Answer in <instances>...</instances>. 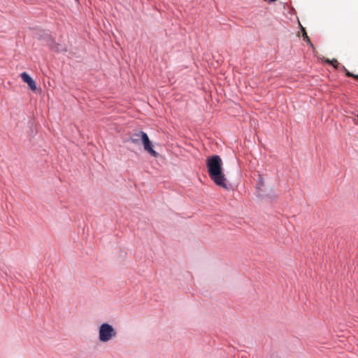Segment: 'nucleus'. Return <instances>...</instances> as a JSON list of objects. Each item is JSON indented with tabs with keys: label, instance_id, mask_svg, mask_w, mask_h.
<instances>
[{
	"label": "nucleus",
	"instance_id": "7ed1b4c3",
	"mask_svg": "<svg viewBox=\"0 0 358 358\" xmlns=\"http://www.w3.org/2000/svg\"><path fill=\"white\" fill-rule=\"evenodd\" d=\"M114 327L108 322L102 323L99 327V340L106 343L116 336Z\"/></svg>",
	"mask_w": 358,
	"mask_h": 358
},
{
	"label": "nucleus",
	"instance_id": "f03ea898",
	"mask_svg": "<svg viewBox=\"0 0 358 358\" xmlns=\"http://www.w3.org/2000/svg\"><path fill=\"white\" fill-rule=\"evenodd\" d=\"M127 142H131L135 145L142 144L144 150L152 157H157L159 153L155 150L152 141L149 138L148 135L143 131H138L130 135Z\"/></svg>",
	"mask_w": 358,
	"mask_h": 358
},
{
	"label": "nucleus",
	"instance_id": "6e6552de",
	"mask_svg": "<svg viewBox=\"0 0 358 358\" xmlns=\"http://www.w3.org/2000/svg\"><path fill=\"white\" fill-rule=\"evenodd\" d=\"M50 48L52 50L56 52H62L64 51H66V48L65 47L56 43H53L52 44H51Z\"/></svg>",
	"mask_w": 358,
	"mask_h": 358
},
{
	"label": "nucleus",
	"instance_id": "0eeeda50",
	"mask_svg": "<svg viewBox=\"0 0 358 358\" xmlns=\"http://www.w3.org/2000/svg\"><path fill=\"white\" fill-rule=\"evenodd\" d=\"M300 32L301 33L303 41L308 44L313 49H315L314 45L310 41V38L308 36L306 28L302 26V24H298Z\"/></svg>",
	"mask_w": 358,
	"mask_h": 358
},
{
	"label": "nucleus",
	"instance_id": "9d476101",
	"mask_svg": "<svg viewBox=\"0 0 358 358\" xmlns=\"http://www.w3.org/2000/svg\"><path fill=\"white\" fill-rule=\"evenodd\" d=\"M352 78H354L355 79H358V75H356V74H353V73H352Z\"/></svg>",
	"mask_w": 358,
	"mask_h": 358
},
{
	"label": "nucleus",
	"instance_id": "39448f33",
	"mask_svg": "<svg viewBox=\"0 0 358 358\" xmlns=\"http://www.w3.org/2000/svg\"><path fill=\"white\" fill-rule=\"evenodd\" d=\"M20 77L24 83L27 84L29 88L31 91L35 92L37 90V85L35 80L26 71L22 72L20 75Z\"/></svg>",
	"mask_w": 358,
	"mask_h": 358
},
{
	"label": "nucleus",
	"instance_id": "423d86ee",
	"mask_svg": "<svg viewBox=\"0 0 358 358\" xmlns=\"http://www.w3.org/2000/svg\"><path fill=\"white\" fill-rule=\"evenodd\" d=\"M323 62L329 64H332L333 67L336 70L341 68V69L345 72L347 77H352V73L350 72L344 66L341 65L336 59L330 60L329 59L324 58Z\"/></svg>",
	"mask_w": 358,
	"mask_h": 358
},
{
	"label": "nucleus",
	"instance_id": "1a4fd4ad",
	"mask_svg": "<svg viewBox=\"0 0 358 358\" xmlns=\"http://www.w3.org/2000/svg\"><path fill=\"white\" fill-rule=\"evenodd\" d=\"M42 38H44L47 41H49L52 39L50 34H48V32H45L44 36H43Z\"/></svg>",
	"mask_w": 358,
	"mask_h": 358
},
{
	"label": "nucleus",
	"instance_id": "f257e3e1",
	"mask_svg": "<svg viewBox=\"0 0 358 358\" xmlns=\"http://www.w3.org/2000/svg\"><path fill=\"white\" fill-rule=\"evenodd\" d=\"M206 167L209 177L216 185L227 190L232 188L231 185L227 181L223 171L222 160L220 155L208 156L206 159Z\"/></svg>",
	"mask_w": 358,
	"mask_h": 358
},
{
	"label": "nucleus",
	"instance_id": "9b49d317",
	"mask_svg": "<svg viewBox=\"0 0 358 358\" xmlns=\"http://www.w3.org/2000/svg\"><path fill=\"white\" fill-rule=\"evenodd\" d=\"M357 117H358V114H357Z\"/></svg>",
	"mask_w": 358,
	"mask_h": 358
},
{
	"label": "nucleus",
	"instance_id": "20e7f679",
	"mask_svg": "<svg viewBox=\"0 0 358 358\" xmlns=\"http://www.w3.org/2000/svg\"><path fill=\"white\" fill-rule=\"evenodd\" d=\"M258 176L257 184L256 185V196L259 199H271V196L269 194L265 193L262 189V187L264 186L263 178L260 174H259Z\"/></svg>",
	"mask_w": 358,
	"mask_h": 358
}]
</instances>
